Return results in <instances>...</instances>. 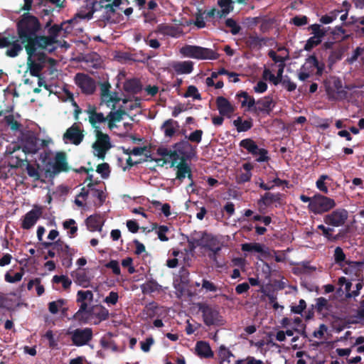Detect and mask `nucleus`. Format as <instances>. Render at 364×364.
I'll list each match as a JSON object with an SVG mask.
<instances>
[{"instance_id":"32","label":"nucleus","mask_w":364,"mask_h":364,"mask_svg":"<svg viewBox=\"0 0 364 364\" xmlns=\"http://www.w3.org/2000/svg\"><path fill=\"white\" fill-rule=\"evenodd\" d=\"M124 90L132 94H137L142 90V85L139 80L132 78L127 80L124 84Z\"/></svg>"},{"instance_id":"41","label":"nucleus","mask_w":364,"mask_h":364,"mask_svg":"<svg viewBox=\"0 0 364 364\" xmlns=\"http://www.w3.org/2000/svg\"><path fill=\"white\" fill-rule=\"evenodd\" d=\"M334 261L336 264H338L340 266H343V263L345 262L346 264H350L351 263H353V262L346 261V255L343 252V249L341 247H336L334 250ZM355 264H358L357 262H354Z\"/></svg>"},{"instance_id":"27","label":"nucleus","mask_w":364,"mask_h":364,"mask_svg":"<svg viewBox=\"0 0 364 364\" xmlns=\"http://www.w3.org/2000/svg\"><path fill=\"white\" fill-rule=\"evenodd\" d=\"M196 352L200 358H211L214 355L210 344L208 342L203 341H200L196 343Z\"/></svg>"},{"instance_id":"28","label":"nucleus","mask_w":364,"mask_h":364,"mask_svg":"<svg viewBox=\"0 0 364 364\" xmlns=\"http://www.w3.org/2000/svg\"><path fill=\"white\" fill-rule=\"evenodd\" d=\"M307 65V70H312L313 68H316V75L321 76L323 74V70L325 68V64L323 63H320L316 56L314 54L309 55L306 59L305 65H303V68H305V66Z\"/></svg>"},{"instance_id":"53","label":"nucleus","mask_w":364,"mask_h":364,"mask_svg":"<svg viewBox=\"0 0 364 364\" xmlns=\"http://www.w3.org/2000/svg\"><path fill=\"white\" fill-rule=\"evenodd\" d=\"M111 85L108 82H105L100 85L101 99L103 102H106L109 97L112 95L110 93Z\"/></svg>"},{"instance_id":"13","label":"nucleus","mask_w":364,"mask_h":364,"mask_svg":"<svg viewBox=\"0 0 364 364\" xmlns=\"http://www.w3.org/2000/svg\"><path fill=\"white\" fill-rule=\"evenodd\" d=\"M62 25L54 24L48 30V36H40V47L41 49L47 48L48 46L53 45L57 42L56 38L59 33L62 30Z\"/></svg>"},{"instance_id":"16","label":"nucleus","mask_w":364,"mask_h":364,"mask_svg":"<svg viewBox=\"0 0 364 364\" xmlns=\"http://www.w3.org/2000/svg\"><path fill=\"white\" fill-rule=\"evenodd\" d=\"M200 311L202 312L203 321L206 326L218 324L220 321L218 311L208 305H203L200 307Z\"/></svg>"},{"instance_id":"24","label":"nucleus","mask_w":364,"mask_h":364,"mask_svg":"<svg viewBox=\"0 0 364 364\" xmlns=\"http://www.w3.org/2000/svg\"><path fill=\"white\" fill-rule=\"evenodd\" d=\"M283 196L284 195L280 193H272L270 192H266L263 196H261L260 199L258 200L257 204L260 207L262 205L267 207L274 203L281 204Z\"/></svg>"},{"instance_id":"48","label":"nucleus","mask_w":364,"mask_h":364,"mask_svg":"<svg viewBox=\"0 0 364 364\" xmlns=\"http://www.w3.org/2000/svg\"><path fill=\"white\" fill-rule=\"evenodd\" d=\"M157 309V304L154 301H152L145 306L143 313L146 316L147 318H152L156 315Z\"/></svg>"},{"instance_id":"43","label":"nucleus","mask_w":364,"mask_h":364,"mask_svg":"<svg viewBox=\"0 0 364 364\" xmlns=\"http://www.w3.org/2000/svg\"><path fill=\"white\" fill-rule=\"evenodd\" d=\"M92 315L100 319V321H105L109 318V311L103 306H96Z\"/></svg>"},{"instance_id":"22","label":"nucleus","mask_w":364,"mask_h":364,"mask_svg":"<svg viewBox=\"0 0 364 364\" xmlns=\"http://www.w3.org/2000/svg\"><path fill=\"white\" fill-rule=\"evenodd\" d=\"M38 48H33V50L31 52L26 51V53L28 55L27 58V65L28 68L29 70L31 75L33 77H40L41 73L42 70L43 69V65H41V63H38L36 60H34L32 58L34 55H36V50H37Z\"/></svg>"},{"instance_id":"51","label":"nucleus","mask_w":364,"mask_h":364,"mask_svg":"<svg viewBox=\"0 0 364 364\" xmlns=\"http://www.w3.org/2000/svg\"><path fill=\"white\" fill-rule=\"evenodd\" d=\"M322 42V38H319L315 36L310 37L304 46V50L306 51H311L314 47L320 45Z\"/></svg>"},{"instance_id":"47","label":"nucleus","mask_w":364,"mask_h":364,"mask_svg":"<svg viewBox=\"0 0 364 364\" xmlns=\"http://www.w3.org/2000/svg\"><path fill=\"white\" fill-rule=\"evenodd\" d=\"M242 250L245 252H263V247L259 243H245L242 245Z\"/></svg>"},{"instance_id":"1","label":"nucleus","mask_w":364,"mask_h":364,"mask_svg":"<svg viewBox=\"0 0 364 364\" xmlns=\"http://www.w3.org/2000/svg\"><path fill=\"white\" fill-rule=\"evenodd\" d=\"M41 25L38 18L29 13L23 14L16 23L18 39L24 45L26 51L40 47L39 35Z\"/></svg>"},{"instance_id":"17","label":"nucleus","mask_w":364,"mask_h":364,"mask_svg":"<svg viewBox=\"0 0 364 364\" xmlns=\"http://www.w3.org/2000/svg\"><path fill=\"white\" fill-rule=\"evenodd\" d=\"M85 112L88 114V120L92 127L94 129L95 132L97 130H100V127L97 125L100 123H104L107 120L102 112H97V108L95 105H89Z\"/></svg>"},{"instance_id":"9","label":"nucleus","mask_w":364,"mask_h":364,"mask_svg":"<svg viewBox=\"0 0 364 364\" xmlns=\"http://www.w3.org/2000/svg\"><path fill=\"white\" fill-rule=\"evenodd\" d=\"M96 141L92 144V148L97 152V156L103 160L106 152L112 147L110 138L108 134H104L101 130L95 132Z\"/></svg>"},{"instance_id":"5","label":"nucleus","mask_w":364,"mask_h":364,"mask_svg":"<svg viewBox=\"0 0 364 364\" xmlns=\"http://www.w3.org/2000/svg\"><path fill=\"white\" fill-rule=\"evenodd\" d=\"M173 154L175 155V160L179 159L181 156V161L191 160L196 156V146H193L186 139L176 143L173 146Z\"/></svg>"},{"instance_id":"38","label":"nucleus","mask_w":364,"mask_h":364,"mask_svg":"<svg viewBox=\"0 0 364 364\" xmlns=\"http://www.w3.org/2000/svg\"><path fill=\"white\" fill-rule=\"evenodd\" d=\"M176 178L181 181L186 178L187 173L189 172L190 166L186 163V161H181L177 165Z\"/></svg>"},{"instance_id":"40","label":"nucleus","mask_w":364,"mask_h":364,"mask_svg":"<svg viewBox=\"0 0 364 364\" xmlns=\"http://www.w3.org/2000/svg\"><path fill=\"white\" fill-rule=\"evenodd\" d=\"M87 188L90 190L92 196L97 198L99 200L98 205H102L106 200V195L105 194L104 191L102 190L95 188L94 187L93 183H89L87 184Z\"/></svg>"},{"instance_id":"54","label":"nucleus","mask_w":364,"mask_h":364,"mask_svg":"<svg viewBox=\"0 0 364 364\" xmlns=\"http://www.w3.org/2000/svg\"><path fill=\"white\" fill-rule=\"evenodd\" d=\"M203 132L201 129H196L191 133L188 136H186V139L191 142L199 144L202 140Z\"/></svg>"},{"instance_id":"52","label":"nucleus","mask_w":364,"mask_h":364,"mask_svg":"<svg viewBox=\"0 0 364 364\" xmlns=\"http://www.w3.org/2000/svg\"><path fill=\"white\" fill-rule=\"evenodd\" d=\"M327 179L330 180L331 178L328 176L323 174L320 176L319 178L316 183L317 188L326 194L328 193V188L325 183V181Z\"/></svg>"},{"instance_id":"49","label":"nucleus","mask_w":364,"mask_h":364,"mask_svg":"<svg viewBox=\"0 0 364 364\" xmlns=\"http://www.w3.org/2000/svg\"><path fill=\"white\" fill-rule=\"evenodd\" d=\"M308 30L311 31V33L314 35L313 36L319 38H323L326 34L325 28H321V26L317 23L309 26Z\"/></svg>"},{"instance_id":"3","label":"nucleus","mask_w":364,"mask_h":364,"mask_svg":"<svg viewBox=\"0 0 364 364\" xmlns=\"http://www.w3.org/2000/svg\"><path fill=\"white\" fill-rule=\"evenodd\" d=\"M180 53L185 57L197 60H216L219 55L210 48L198 46L186 45L180 49Z\"/></svg>"},{"instance_id":"14","label":"nucleus","mask_w":364,"mask_h":364,"mask_svg":"<svg viewBox=\"0 0 364 364\" xmlns=\"http://www.w3.org/2000/svg\"><path fill=\"white\" fill-rule=\"evenodd\" d=\"M83 139V130L80 128L79 124L77 123H74L63 134V140L65 142L69 141L75 145H79Z\"/></svg>"},{"instance_id":"63","label":"nucleus","mask_w":364,"mask_h":364,"mask_svg":"<svg viewBox=\"0 0 364 364\" xmlns=\"http://www.w3.org/2000/svg\"><path fill=\"white\" fill-rule=\"evenodd\" d=\"M252 173L251 172H245L238 174L236 176V182L238 184H243L246 182H248L251 180Z\"/></svg>"},{"instance_id":"30","label":"nucleus","mask_w":364,"mask_h":364,"mask_svg":"<svg viewBox=\"0 0 364 364\" xmlns=\"http://www.w3.org/2000/svg\"><path fill=\"white\" fill-rule=\"evenodd\" d=\"M178 127V123L172 119L166 120L161 127L165 136L172 137L176 132V128Z\"/></svg>"},{"instance_id":"56","label":"nucleus","mask_w":364,"mask_h":364,"mask_svg":"<svg viewBox=\"0 0 364 364\" xmlns=\"http://www.w3.org/2000/svg\"><path fill=\"white\" fill-rule=\"evenodd\" d=\"M157 154L161 156H169L171 159H172L171 166L173 167L175 166L176 161L175 160V155L173 154L172 150H168L164 147H159L157 149Z\"/></svg>"},{"instance_id":"31","label":"nucleus","mask_w":364,"mask_h":364,"mask_svg":"<svg viewBox=\"0 0 364 364\" xmlns=\"http://www.w3.org/2000/svg\"><path fill=\"white\" fill-rule=\"evenodd\" d=\"M267 42V39L265 38L250 35L245 41V44L249 48L255 49L261 48L263 45H265Z\"/></svg>"},{"instance_id":"36","label":"nucleus","mask_w":364,"mask_h":364,"mask_svg":"<svg viewBox=\"0 0 364 364\" xmlns=\"http://www.w3.org/2000/svg\"><path fill=\"white\" fill-rule=\"evenodd\" d=\"M75 277V282L80 286L86 288L90 286V280L85 272L79 271L72 274Z\"/></svg>"},{"instance_id":"60","label":"nucleus","mask_w":364,"mask_h":364,"mask_svg":"<svg viewBox=\"0 0 364 364\" xmlns=\"http://www.w3.org/2000/svg\"><path fill=\"white\" fill-rule=\"evenodd\" d=\"M185 97H193L196 100H200L201 96L198 92L197 87L194 85H190L188 87L187 91L184 94Z\"/></svg>"},{"instance_id":"57","label":"nucleus","mask_w":364,"mask_h":364,"mask_svg":"<svg viewBox=\"0 0 364 364\" xmlns=\"http://www.w3.org/2000/svg\"><path fill=\"white\" fill-rule=\"evenodd\" d=\"M225 25L227 27L230 28V32L232 35H237L241 30L240 26L233 18H228L225 21Z\"/></svg>"},{"instance_id":"44","label":"nucleus","mask_w":364,"mask_h":364,"mask_svg":"<svg viewBox=\"0 0 364 364\" xmlns=\"http://www.w3.org/2000/svg\"><path fill=\"white\" fill-rule=\"evenodd\" d=\"M52 282L54 284L61 283L64 289H70L72 281L65 275H55L52 279Z\"/></svg>"},{"instance_id":"39","label":"nucleus","mask_w":364,"mask_h":364,"mask_svg":"<svg viewBox=\"0 0 364 364\" xmlns=\"http://www.w3.org/2000/svg\"><path fill=\"white\" fill-rule=\"evenodd\" d=\"M344 53L343 48H339L336 50H332L328 58V66L332 67L336 62L342 59Z\"/></svg>"},{"instance_id":"7","label":"nucleus","mask_w":364,"mask_h":364,"mask_svg":"<svg viewBox=\"0 0 364 364\" xmlns=\"http://www.w3.org/2000/svg\"><path fill=\"white\" fill-rule=\"evenodd\" d=\"M9 46H10V48L6 50V55L11 58L16 57L23 50L22 46L14 34H9L6 36L5 33H0V48Z\"/></svg>"},{"instance_id":"50","label":"nucleus","mask_w":364,"mask_h":364,"mask_svg":"<svg viewBox=\"0 0 364 364\" xmlns=\"http://www.w3.org/2000/svg\"><path fill=\"white\" fill-rule=\"evenodd\" d=\"M341 12V11L340 10H334L329 14L322 16L320 18V21L323 24L331 23L337 18L338 14Z\"/></svg>"},{"instance_id":"20","label":"nucleus","mask_w":364,"mask_h":364,"mask_svg":"<svg viewBox=\"0 0 364 364\" xmlns=\"http://www.w3.org/2000/svg\"><path fill=\"white\" fill-rule=\"evenodd\" d=\"M155 32L172 38H178L183 34L181 27L168 23L159 24Z\"/></svg>"},{"instance_id":"45","label":"nucleus","mask_w":364,"mask_h":364,"mask_svg":"<svg viewBox=\"0 0 364 364\" xmlns=\"http://www.w3.org/2000/svg\"><path fill=\"white\" fill-rule=\"evenodd\" d=\"M94 299V295L92 291L87 290L82 291L80 290L77 293V299L76 302H84L87 300L90 302L92 301Z\"/></svg>"},{"instance_id":"55","label":"nucleus","mask_w":364,"mask_h":364,"mask_svg":"<svg viewBox=\"0 0 364 364\" xmlns=\"http://www.w3.org/2000/svg\"><path fill=\"white\" fill-rule=\"evenodd\" d=\"M125 114H127L126 111L119 108L115 112H110L107 118H109L110 121L120 122L122 119L123 115Z\"/></svg>"},{"instance_id":"4","label":"nucleus","mask_w":364,"mask_h":364,"mask_svg":"<svg viewBox=\"0 0 364 364\" xmlns=\"http://www.w3.org/2000/svg\"><path fill=\"white\" fill-rule=\"evenodd\" d=\"M336 202L333 199L327 196L317 193L313 196V201L308 205V209L310 212L321 215L328 212L336 206Z\"/></svg>"},{"instance_id":"58","label":"nucleus","mask_w":364,"mask_h":364,"mask_svg":"<svg viewBox=\"0 0 364 364\" xmlns=\"http://www.w3.org/2000/svg\"><path fill=\"white\" fill-rule=\"evenodd\" d=\"M96 171L101 174L102 178H107L109 176L110 169L107 163H102L97 166Z\"/></svg>"},{"instance_id":"19","label":"nucleus","mask_w":364,"mask_h":364,"mask_svg":"<svg viewBox=\"0 0 364 364\" xmlns=\"http://www.w3.org/2000/svg\"><path fill=\"white\" fill-rule=\"evenodd\" d=\"M85 6H82L75 14V16L81 19H91L93 14L98 10V1L85 0Z\"/></svg>"},{"instance_id":"18","label":"nucleus","mask_w":364,"mask_h":364,"mask_svg":"<svg viewBox=\"0 0 364 364\" xmlns=\"http://www.w3.org/2000/svg\"><path fill=\"white\" fill-rule=\"evenodd\" d=\"M55 250L62 259V264L66 268H69L73 264V255L74 250L69 247L63 240H60L59 246H57Z\"/></svg>"},{"instance_id":"62","label":"nucleus","mask_w":364,"mask_h":364,"mask_svg":"<svg viewBox=\"0 0 364 364\" xmlns=\"http://www.w3.org/2000/svg\"><path fill=\"white\" fill-rule=\"evenodd\" d=\"M328 300L324 297L316 299L315 309L318 313H321L323 309H327Z\"/></svg>"},{"instance_id":"61","label":"nucleus","mask_w":364,"mask_h":364,"mask_svg":"<svg viewBox=\"0 0 364 364\" xmlns=\"http://www.w3.org/2000/svg\"><path fill=\"white\" fill-rule=\"evenodd\" d=\"M26 171L28 175L35 181H38L40 179L41 175L38 169L28 162L26 163Z\"/></svg>"},{"instance_id":"25","label":"nucleus","mask_w":364,"mask_h":364,"mask_svg":"<svg viewBox=\"0 0 364 364\" xmlns=\"http://www.w3.org/2000/svg\"><path fill=\"white\" fill-rule=\"evenodd\" d=\"M217 108L222 116L232 114L235 109L230 102L224 97L219 96L216 98Z\"/></svg>"},{"instance_id":"33","label":"nucleus","mask_w":364,"mask_h":364,"mask_svg":"<svg viewBox=\"0 0 364 364\" xmlns=\"http://www.w3.org/2000/svg\"><path fill=\"white\" fill-rule=\"evenodd\" d=\"M233 124L238 132H243L250 130L253 126V122L251 118L247 120L242 121V117H238L233 121Z\"/></svg>"},{"instance_id":"64","label":"nucleus","mask_w":364,"mask_h":364,"mask_svg":"<svg viewBox=\"0 0 364 364\" xmlns=\"http://www.w3.org/2000/svg\"><path fill=\"white\" fill-rule=\"evenodd\" d=\"M245 362L246 364H264L262 360H257L253 356H247L245 360H237L235 364H244Z\"/></svg>"},{"instance_id":"12","label":"nucleus","mask_w":364,"mask_h":364,"mask_svg":"<svg viewBox=\"0 0 364 364\" xmlns=\"http://www.w3.org/2000/svg\"><path fill=\"white\" fill-rule=\"evenodd\" d=\"M75 82L79 87L82 93L92 94L96 88L95 81L87 74L77 73L75 76Z\"/></svg>"},{"instance_id":"10","label":"nucleus","mask_w":364,"mask_h":364,"mask_svg":"<svg viewBox=\"0 0 364 364\" xmlns=\"http://www.w3.org/2000/svg\"><path fill=\"white\" fill-rule=\"evenodd\" d=\"M73 344L75 346L87 345L93 336L92 330L90 328H76L74 331H68Z\"/></svg>"},{"instance_id":"23","label":"nucleus","mask_w":364,"mask_h":364,"mask_svg":"<svg viewBox=\"0 0 364 364\" xmlns=\"http://www.w3.org/2000/svg\"><path fill=\"white\" fill-rule=\"evenodd\" d=\"M42 214L41 208L28 211L23 218L21 228L25 230L31 229L38 221Z\"/></svg>"},{"instance_id":"46","label":"nucleus","mask_w":364,"mask_h":364,"mask_svg":"<svg viewBox=\"0 0 364 364\" xmlns=\"http://www.w3.org/2000/svg\"><path fill=\"white\" fill-rule=\"evenodd\" d=\"M317 228L322 231L323 235L326 237L328 240L331 241H336L341 237V234L338 233L335 236H333L331 232L333 230V228H327L323 225H318Z\"/></svg>"},{"instance_id":"29","label":"nucleus","mask_w":364,"mask_h":364,"mask_svg":"<svg viewBox=\"0 0 364 364\" xmlns=\"http://www.w3.org/2000/svg\"><path fill=\"white\" fill-rule=\"evenodd\" d=\"M171 68L178 75L189 74L193 70V63L192 61L173 62Z\"/></svg>"},{"instance_id":"11","label":"nucleus","mask_w":364,"mask_h":364,"mask_svg":"<svg viewBox=\"0 0 364 364\" xmlns=\"http://www.w3.org/2000/svg\"><path fill=\"white\" fill-rule=\"evenodd\" d=\"M348 213L346 209L338 208L327 214L323 218L324 223L328 225L340 227L345 224L348 219Z\"/></svg>"},{"instance_id":"21","label":"nucleus","mask_w":364,"mask_h":364,"mask_svg":"<svg viewBox=\"0 0 364 364\" xmlns=\"http://www.w3.org/2000/svg\"><path fill=\"white\" fill-rule=\"evenodd\" d=\"M80 304L78 311L73 316L72 319L79 322L86 323L89 316L92 315L95 306L89 307L86 301L77 302Z\"/></svg>"},{"instance_id":"42","label":"nucleus","mask_w":364,"mask_h":364,"mask_svg":"<svg viewBox=\"0 0 364 364\" xmlns=\"http://www.w3.org/2000/svg\"><path fill=\"white\" fill-rule=\"evenodd\" d=\"M203 247L210 251L213 249L215 250H221V247L219 245L218 240L213 235L208 236L205 240V243L203 245Z\"/></svg>"},{"instance_id":"8","label":"nucleus","mask_w":364,"mask_h":364,"mask_svg":"<svg viewBox=\"0 0 364 364\" xmlns=\"http://www.w3.org/2000/svg\"><path fill=\"white\" fill-rule=\"evenodd\" d=\"M122 3V0H113L111 4H103V1L98 2L97 6L99 9H104V14L102 15L100 19L97 21L99 26H105L107 23H114L115 20L114 16L116 11L115 7H118Z\"/></svg>"},{"instance_id":"15","label":"nucleus","mask_w":364,"mask_h":364,"mask_svg":"<svg viewBox=\"0 0 364 364\" xmlns=\"http://www.w3.org/2000/svg\"><path fill=\"white\" fill-rule=\"evenodd\" d=\"M275 105L276 102L274 101L272 96L267 95L261 97L257 100V107L255 108V114L257 115H259L260 114L270 115Z\"/></svg>"},{"instance_id":"35","label":"nucleus","mask_w":364,"mask_h":364,"mask_svg":"<svg viewBox=\"0 0 364 364\" xmlns=\"http://www.w3.org/2000/svg\"><path fill=\"white\" fill-rule=\"evenodd\" d=\"M141 288L142 293L146 294L159 291L161 289V286L155 280L151 279L143 284Z\"/></svg>"},{"instance_id":"59","label":"nucleus","mask_w":364,"mask_h":364,"mask_svg":"<svg viewBox=\"0 0 364 364\" xmlns=\"http://www.w3.org/2000/svg\"><path fill=\"white\" fill-rule=\"evenodd\" d=\"M23 275V270L21 269V272H16L14 275L10 274L7 272L5 274V280L9 283H15L21 280Z\"/></svg>"},{"instance_id":"26","label":"nucleus","mask_w":364,"mask_h":364,"mask_svg":"<svg viewBox=\"0 0 364 364\" xmlns=\"http://www.w3.org/2000/svg\"><path fill=\"white\" fill-rule=\"evenodd\" d=\"M53 168L55 173L66 172L68 171L69 168L65 152H58L56 154Z\"/></svg>"},{"instance_id":"2","label":"nucleus","mask_w":364,"mask_h":364,"mask_svg":"<svg viewBox=\"0 0 364 364\" xmlns=\"http://www.w3.org/2000/svg\"><path fill=\"white\" fill-rule=\"evenodd\" d=\"M18 139L22 144L24 154H36L48 144L46 140L40 139L35 132L27 129L21 130Z\"/></svg>"},{"instance_id":"37","label":"nucleus","mask_w":364,"mask_h":364,"mask_svg":"<svg viewBox=\"0 0 364 364\" xmlns=\"http://www.w3.org/2000/svg\"><path fill=\"white\" fill-rule=\"evenodd\" d=\"M5 123L10 127L11 130L13 132H19L21 133L22 124L15 119L14 116L13 114H9L4 117Z\"/></svg>"},{"instance_id":"6","label":"nucleus","mask_w":364,"mask_h":364,"mask_svg":"<svg viewBox=\"0 0 364 364\" xmlns=\"http://www.w3.org/2000/svg\"><path fill=\"white\" fill-rule=\"evenodd\" d=\"M239 145L240 147L246 149L253 156H257L256 159L257 162H267L269 160L268 151L266 149L259 148L256 142L250 138L241 140Z\"/></svg>"},{"instance_id":"34","label":"nucleus","mask_w":364,"mask_h":364,"mask_svg":"<svg viewBox=\"0 0 364 364\" xmlns=\"http://www.w3.org/2000/svg\"><path fill=\"white\" fill-rule=\"evenodd\" d=\"M86 224L91 230L95 231L100 230L102 226V221L101 217L97 215H93L89 216L86 219Z\"/></svg>"}]
</instances>
